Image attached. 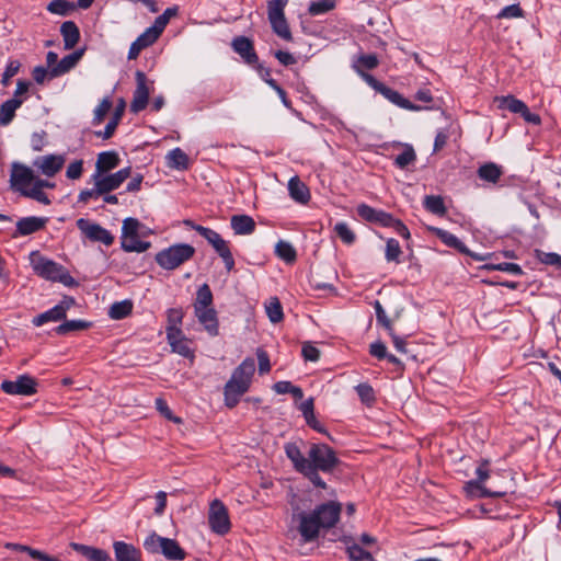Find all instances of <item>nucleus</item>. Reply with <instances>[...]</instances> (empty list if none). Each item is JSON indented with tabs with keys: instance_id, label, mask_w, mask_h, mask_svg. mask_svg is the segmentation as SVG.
Returning <instances> with one entry per match:
<instances>
[{
	"instance_id": "1",
	"label": "nucleus",
	"mask_w": 561,
	"mask_h": 561,
	"mask_svg": "<svg viewBox=\"0 0 561 561\" xmlns=\"http://www.w3.org/2000/svg\"><path fill=\"white\" fill-rule=\"evenodd\" d=\"M254 373L255 363L252 357H247L234 368L224 387L226 407L232 409L239 403L240 398L249 391Z\"/></svg>"
},
{
	"instance_id": "2",
	"label": "nucleus",
	"mask_w": 561,
	"mask_h": 561,
	"mask_svg": "<svg viewBox=\"0 0 561 561\" xmlns=\"http://www.w3.org/2000/svg\"><path fill=\"white\" fill-rule=\"evenodd\" d=\"M30 260L34 272L42 278L59 282L68 287L77 285L75 278L61 264L41 255L38 251L32 252Z\"/></svg>"
},
{
	"instance_id": "3",
	"label": "nucleus",
	"mask_w": 561,
	"mask_h": 561,
	"mask_svg": "<svg viewBox=\"0 0 561 561\" xmlns=\"http://www.w3.org/2000/svg\"><path fill=\"white\" fill-rule=\"evenodd\" d=\"M144 548L152 554L161 553L170 561H183L186 558L185 550L175 539L150 534L144 541Z\"/></svg>"
},
{
	"instance_id": "4",
	"label": "nucleus",
	"mask_w": 561,
	"mask_h": 561,
	"mask_svg": "<svg viewBox=\"0 0 561 561\" xmlns=\"http://www.w3.org/2000/svg\"><path fill=\"white\" fill-rule=\"evenodd\" d=\"M195 254V248L187 243H176L156 254L157 264L163 270L172 271L190 261Z\"/></svg>"
},
{
	"instance_id": "5",
	"label": "nucleus",
	"mask_w": 561,
	"mask_h": 561,
	"mask_svg": "<svg viewBox=\"0 0 561 561\" xmlns=\"http://www.w3.org/2000/svg\"><path fill=\"white\" fill-rule=\"evenodd\" d=\"M308 460L316 474H319V471L331 473L340 465L334 449L327 444H311Z\"/></svg>"
},
{
	"instance_id": "6",
	"label": "nucleus",
	"mask_w": 561,
	"mask_h": 561,
	"mask_svg": "<svg viewBox=\"0 0 561 561\" xmlns=\"http://www.w3.org/2000/svg\"><path fill=\"white\" fill-rule=\"evenodd\" d=\"M285 454L288 459L291 461L294 469L306 477L316 488H320L325 490L328 488L327 483L320 477V474H316L309 465L308 458H306L300 449V447L296 443H287L285 444Z\"/></svg>"
},
{
	"instance_id": "7",
	"label": "nucleus",
	"mask_w": 561,
	"mask_h": 561,
	"mask_svg": "<svg viewBox=\"0 0 561 561\" xmlns=\"http://www.w3.org/2000/svg\"><path fill=\"white\" fill-rule=\"evenodd\" d=\"M140 222L138 219L128 217L124 219L122 227L121 247L125 252L142 253L147 251L151 243L139 239Z\"/></svg>"
},
{
	"instance_id": "8",
	"label": "nucleus",
	"mask_w": 561,
	"mask_h": 561,
	"mask_svg": "<svg viewBox=\"0 0 561 561\" xmlns=\"http://www.w3.org/2000/svg\"><path fill=\"white\" fill-rule=\"evenodd\" d=\"M208 525L213 533L225 536L231 529V522L226 505L218 499L209 504Z\"/></svg>"
},
{
	"instance_id": "9",
	"label": "nucleus",
	"mask_w": 561,
	"mask_h": 561,
	"mask_svg": "<svg viewBox=\"0 0 561 561\" xmlns=\"http://www.w3.org/2000/svg\"><path fill=\"white\" fill-rule=\"evenodd\" d=\"M135 80L136 89L129 108L133 113H139L148 105L150 93L153 90V81H150L146 73L140 70L136 71Z\"/></svg>"
},
{
	"instance_id": "10",
	"label": "nucleus",
	"mask_w": 561,
	"mask_h": 561,
	"mask_svg": "<svg viewBox=\"0 0 561 561\" xmlns=\"http://www.w3.org/2000/svg\"><path fill=\"white\" fill-rule=\"evenodd\" d=\"M198 233L203 238H205L209 244H211L214 250L222 259L227 271H232L234 267V259L232 256V253L229 249L227 241H225L218 232L210 228L198 229Z\"/></svg>"
},
{
	"instance_id": "11",
	"label": "nucleus",
	"mask_w": 561,
	"mask_h": 561,
	"mask_svg": "<svg viewBox=\"0 0 561 561\" xmlns=\"http://www.w3.org/2000/svg\"><path fill=\"white\" fill-rule=\"evenodd\" d=\"M489 463L488 459H483L481 461L476 471L478 478L476 480L468 481L466 483V490L470 493L477 492L480 497H502L506 494L505 491H491L482 485V482H484L490 476Z\"/></svg>"
},
{
	"instance_id": "12",
	"label": "nucleus",
	"mask_w": 561,
	"mask_h": 561,
	"mask_svg": "<svg viewBox=\"0 0 561 561\" xmlns=\"http://www.w3.org/2000/svg\"><path fill=\"white\" fill-rule=\"evenodd\" d=\"M293 518L298 520L297 529L304 542H311L319 537L322 527L313 511L311 513L300 512L294 514Z\"/></svg>"
},
{
	"instance_id": "13",
	"label": "nucleus",
	"mask_w": 561,
	"mask_h": 561,
	"mask_svg": "<svg viewBox=\"0 0 561 561\" xmlns=\"http://www.w3.org/2000/svg\"><path fill=\"white\" fill-rule=\"evenodd\" d=\"M37 380L27 375L18 376L16 380H3L1 382V390L8 394L18 396H33L37 392Z\"/></svg>"
},
{
	"instance_id": "14",
	"label": "nucleus",
	"mask_w": 561,
	"mask_h": 561,
	"mask_svg": "<svg viewBox=\"0 0 561 561\" xmlns=\"http://www.w3.org/2000/svg\"><path fill=\"white\" fill-rule=\"evenodd\" d=\"M35 176L31 168L13 162L11 165L10 185L11 188L20 192L23 195V191L28 190L35 182Z\"/></svg>"
},
{
	"instance_id": "15",
	"label": "nucleus",
	"mask_w": 561,
	"mask_h": 561,
	"mask_svg": "<svg viewBox=\"0 0 561 561\" xmlns=\"http://www.w3.org/2000/svg\"><path fill=\"white\" fill-rule=\"evenodd\" d=\"M77 227L89 240L93 242H101L105 245H111L114 242V236L99 224L80 218L77 220Z\"/></svg>"
},
{
	"instance_id": "16",
	"label": "nucleus",
	"mask_w": 561,
	"mask_h": 561,
	"mask_svg": "<svg viewBox=\"0 0 561 561\" xmlns=\"http://www.w3.org/2000/svg\"><path fill=\"white\" fill-rule=\"evenodd\" d=\"M341 511L342 504L340 502L330 501L318 505L313 513L317 515L320 526L330 529L339 522Z\"/></svg>"
},
{
	"instance_id": "17",
	"label": "nucleus",
	"mask_w": 561,
	"mask_h": 561,
	"mask_svg": "<svg viewBox=\"0 0 561 561\" xmlns=\"http://www.w3.org/2000/svg\"><path fill=\"white\" fill-rule=\"evenodd\" d=\"M436 234L446 245L456 249L457 251H459L462 254L471 256L476 261H484L491 255V254L480 255L478 253L471 252L465 245V243L461 242L455 234H453L446 230L437 229Z\"/></svg>"
},
{
	"instance_id": "18",
	"label": "nucleus",
	"mask_w": 561,
	"mask_h": 561,
	"mask_svg": "<svg viewBox=\"0 0 561 561\" xmlns=\"http://www.w3.org/2000/svg\"><path fill=\"white\" fill-rule=\"evenodd\" d=\"M131 174L130 167L123 168L117 172L103 176L101 175L96 178L100 183V192H104L105 194L118 188L122 183L127 180Z\"/></svg>"
},
{
	"instance_id": "19",
	"label": "nucleus",
	"mask_w": 561,
	"mask_h": 561,
	"mask_svg": "<svg viewBox=\"0 0 561 561\" xmlns=\"http://www.w3.org/2000/svg\"><path fill=\"white\" fill-rule=\"evenodd\" d=\"M48 218L46 217H24L18 220L16 222V231L13 233V238L19 236H28L35 233L45 228Z\"/></svg>"
},
{
	"instance_id": "20",
	"label": "nucleus",
	"mask_w": 561,
	"mask_h": 561,
	"mask_svg": "<svg viewBox=\"0 0 561 561\" xmlns=\"http://www.w3.org/2000/svg\"><path fill=\"white\" fill-rule=\"evenodd\" d=\"M65 163V158L57 154H47L38 157L34 161V165L37 167L41 172L46 176H54L58 173Z\"/></svg>"
},
{
	"instance_id": "21",
	"label": "nucleus",
	"mask_w": 561,
	"mask_h": 561,
	"mask_svg": "<svg viewBox=\"0 0 561 561\" xmlns=\"http://www.w3.org/2000/svg\"><path fill=\"white\" fill-rule=\"evenodd\" d=\"M194 313L210 336L219 334L217 311L214 308L195 309Z\"/></svg>"
},
{
	"instance_id": "22",
	"label": "nucleus",
	"mask_w": 561,
	"mask_h": 561,
	"mask_svg": "<svg viewBox=\"0 0 561 561\" xmlns=\"http://www.w3.org/2000/svg\"><path fill=\"white\" fill-rule=\"evenodd\" d=\"M231 45L233 50L239 54L247 64L253 65L259 61V57L250 38L245 36H237L233 38Z\"/></svg>"
},
{
	"instance_id": "23",
	"label": "nucleus",
	"mask_w": 561,
	"mask_h": 561,
	"mask_svg": "<svg viewBox=\"0 0 561 561\" xmlns=\"http://www.w3.org/2000/svg\"><path fill=\"white\" fill-rule=\"evenodd\" d=\"M84 50V48H80L61 58V60L50 69V79L60 77L75 68L82 58Z\"/></svg>"
},
{
	"instance_id": "24",
	"label": "nucleus",
	"mask_w": 561,
	"mask_h": 561,
	"mask_svg": "<svg viewBox=\"0 0 561 561\" xmlns=\"http://www.w3.org/2000/svg\"><path fill=\"white\" fill-rule=\"evenodd\" d=\"M167 340L171 346L172 352L178 353L185 358H194V352L190 347V340L183 334L182 331L180 334L173 333L172 336L167 335Z\"/></svg>"
},
{
	"instance_id": "25",
	"label": "nucleus",
	"mask_w": 561,
	"mask_h": 561,
	"mask_svg": "<svg viewBox=\"0 0 561 561\" xmlns=\"http://www.w3.org/2000/svg\"><path fill=\"white\" fill-rule=\"evenodd\" d=\"M116 561H141V552L131 543L115 541L113 543Z\"/></svg>"
},
{
	"instance_id": "26",
	"label": "nucleus",
	"mask_w": 561,
	"mask_h": 561,
	"mask_svg": "<svg viewBox=\"0 0 561 561\" xmlns=\"http://www.w3.org/2000/svg\"><path fill=\"white\" fill-rule=\"evenodd\" d=\"M119 164V157L115 151H104L99 153L95 163L96 174L94 179L99 178L102 173H106L115 169Z\"/></svg>"
},
{
	"instance_id": "27",
	"label": "nucleus",
	"mask_w": 561,
	"mask_h": 561,
	"mask_svg": "<svg viewBox=\"0 0 561 561\" xmlns=\"http://www.w3.org/2000/svg\"><path fill=\"white\" fill-rule=\"evenodd\" d=\"M70 547L89 561H111L110 554L100 548L71 542Z\"/></svg>"
},
{
	"instance_id": "28",
	"label": "nucleus",
	"mask_w": 561,
	"mask_h": 561,
	"mask_svg": "<svg viewBox=\"0 0 561 561\" xmlns=\"http://www.w3.org/2000/svg\"><path fill=\"white\" fill-rule=\"evenodd\" d=\"M288 191L290 197L297 203L306 205L310 201L309 188L298 176H293L289 180Z\"/></svg>"
},
{
	"instance_id": "29",
	"label": "nucleus",
	"mask_w": 561,
	"mask_h": 561,
	"mask_svg": "<svg viewBox=\"0 0 561 561\" xmlns=\"http://www.w3.org/2000/svg\"><path fill=\"white\" fill-rule=\"evenodd\" d=\"M158 37L147 28L141 35H139L135 42L131 43L128 50V59H136L142 49L151 46Z\"/></svg>"
},
{
	"instance_id": "30",
	"label": "nucleus",
	"mask_w": 561,
	"mask_h": 561,
	"mask_svg": "<svg viewBox=\"0 0 561 561\" xmlns=\"http://www.w3.org/2000/svg\"><path fill=\"white\" fill-rule=\"evenodd\" d=\"M60 34L66 49H72L80 39L79 27L73 21L64 22L60 26Z\"/></svg>"
},
{
	"instance_id": "31",
	"label": "nucleus",
	"mask_w": 561,
	"mask_h": 561,
	"mask_svg": "<svg viewBox=\"0 0 561 561\" xmlns=\"http://www.w3.org/2000/svg\"><path fill=\"white\" fill-rule=\"evenodd\" d=\"M230 224L236 234H250L255 230V221L248 215H233Z\"/></svg>"
},
{
	"instance_id": "32",
	"label": "nucleus",
	"mask_w": 561,
	"mask_h": 561,
	"mask_svg": "<svg viewBox=\"0 0 561 561\" xmlns=\"http://www.w3.org/2000/svg\"><path fill=\"white\" fill-rule=\"evenodd\" d=\"M477 174L482 181L495 184L503 175V170L496 163L488 162L479 167Z\"/></svg>"
},
{
	"instance_id": "33",
	"label": "nucleus",
	"mask_w": 561,
	"mask_h": 561,
	"mask_svg": "<svg viewBox=\"0 0 561 561\" xmlns=\"http://www.w3.org/2000/svg\"><path fill=\"white\" fill-rule=\"evenodd\" d=\"M22 100L12 98L0 105L1 126H7L13 121L15 111L22 105Z\"/></svg>"
},
{
	"instance_id": "34",
	"label": "nucleus",
	"mask_w": 561,
	"mask_h": 561,
	"mask_svg": "<svg viewBox=\"0 0 561 561\" xmlns=\"http://www.w3.org/2000/svg\"><path fill=\"white\" fill-rule=\"evenodd\" d=\"M386 99H388L393 104L398 105L401 108L409 111H420L422 107L413 104L408 99L403 98L398 91L392 90L389 87H385L380 92Z\"/></svg>"
},
{
	"instance_id": "35",
	"label": "nucleus",
	"mask_w": 561,
	"mask_h": 561,
	"mask_svg": "<svg viewBox=\"0 0 561 561\" xmlns=\"http://www.w3.org/2000/svg\"><path fill=\"white\" fill-rule=\"evenodd\" d=\"M124 111L125 102L124 100H121L119 104L116 106L113 113L111 121L106 124L104 131H96L95 135L101 136L104 139H110L114 135L116 127L119 124V121L122 119Z\"/></svg>"
},
{
	"instance_id": "36",
	"label": "nucleus",
	"mask_w": 561,
	"mask_h": 561,
	"mask_svg": "<svg viewBox=\"0 0 561 561\" xmlns=\"http://www.w3.org/2000/svg\"><path fill=\"white\" fill-rule=\"evenodd\" d=\"M184 312L182 308H171L167 312L168 325L165 328L167 335H173V333L180 334Z\"/></svg>"
},
{
	"instance_id": "37",
	"label": "nucleus",
	"mask_w": 561,
	"mask_h": 561,
	"mask_svg": "<svg viewBox=\"0 0 561 561\" xmlns=\"http://www.w3.org/2000/svg\"><path fill=\"white\" fill-rule=\"evenodd\" d=\"M494 103L500 110H507L515 114H519L522 110H525V103L514 95L495 96Z\"/></svg>"
},
{
	"instance_id": "38",
	"label": "nucleus",
	"mask_w": 561,
	"mask_h": 561,
	"mask_svg": "<svg viewBox=\"0 0 561 561\" xmlns=\"http://www.w3.org/2000/svg\"><path fill=\"white\" fill-rule=\"evenodd\" d=\"M179 12L178 7L167 8L162 14L156 18L154 23L149 30L153 33L158 38L168 25L171 18L176 16Z\"/></svg>"
},
{
	"instance_id": "39",
	"label": "nucleus",
	"mask_w": 561,
	"mask_h": 561,
	"mask_svg": "<svg viewBox=\"0 0 561 561\" xmlns=\"http://www.w3.org/2000/svg\"><path fill=\"white\" fill-rule=\"evenodd\" d=\"M213 293L208 284H203L198 287L196 293V298L194 301V310L195 309H205L213 308Z\"/></svg>"
},
{
	"instance_id": "40",
	"label": "nucleus",
	"mask_w": 561,
	"mask_h": 561,
	"mask_svg": "<svg viewBox=\"0 0 561 561\" xmlns=\"http://www.w3.org/2000/svg\"><path fill=\"white\" fill-rule=\"evenodd\" d=\"M168 165L176 170L188 169V156L180 148L171 150L168 156Z\"/></svg>"
},
{
	"instance_id": "41",
	"label": "nucleus",
	"mask_w": 561,
	"mask_h": 561,
	"mask_svg": "<svg viewBox=\"0 0 561 561\" xmlns=\"http://www.w3.org/2000/svg\"><path fill=\"white\" fill-rule=\"evenodd\" d=\"M423 204L425 209L434 215L442 217L447 213L444 199L439 195H426Z\"/></svg>"
},
{
	"instance_id": "42",
	"label": "nucleus",
	"mask_w": 561,
	"mask_h": 561,
	"mask_svg": "<svg viewBox=\"0 0 561 561\" xmlns=\"http://www.w3.org/2000/svg\"><path fill=\"white\" fill-rule=\"evenodd\" d=\"M66 319V317L62 314V309L61 307H53L51 309L36 316L33 318L32 320V323L35 325V327H41L43 325L44 323L46 322H49V321H60V320H64Z\"/></svg>"
},
{
	"instance_id": "43",
	"label": "nucleus",
	"mask_w": 561,
	"mask_h": 561,
	"mask_svg": "<svg viewBox=\"0 0 561 561\" xmlns=\"http://www.w3.org/2000/svg\"><path fill=\"white\" fill-rule=\"evenodd\" d=\"M133 311V302L128 299L114 302L108 310L111 319L121 320L128 317Z\"/></svg>"
},
{
	"instance_id": "44",
	"label": "nucleus",
	"mask_w": 561,
	"mask_h": 561,
	"mask_svg": "<svg viewBox=\"0 0 561 561\" xmlns=\"http://www.w3.org/2000/svg\"><path fill=\"white\" fill-rule=\"evenodd\" d=\"M275 253L279 259H282L288 264L294 263L297 259L295 248L289 242L283 240L276 243Z\"/></svg>"
},
{
	"instance_id": "45",
	"label": "nucleus",
	"mask_w": 561,
	"mask_h": 561,
	"mask_svg": "<svg viewBox=\"0 0 561 561\" xmlns=\"http://www.w3.org/2000/svg\"><path fill=\"white\" fill-rule=\"evenodd\" d=\"M415 161V150L409 144L403 145V151L394 158V164L402 170L405 169L408 165L414 163Z\"/></svg>"
},
{
	"instance_id": "46",
	"label": "nucleus",
	"mask_w": 561,
	"mask_h": 561,
	"mask_svg": "<svg viewBox=\"0 0 561 561\" xmlns=\"http://www.w3.org/2000/svg\"><path fill=\"white\" fill-rule=\"evenodd\" d=\"M76 9V4L68 0H53L48 3L47 10L57 15H69Z\"/></svg>"
},
{
	"instance_id": "47",
	"label": "nucleus",
	"mask_w": 561,
	"mask_h": 561,
	"mask_svg": "<svg viewBox=\"0 0 561 561\" xmlns=\"http://www.w3.org/2000/svg\"><path fill=\"white\" fill-rule=\"evenodd\" d=\"M91 323L83 320H68L59 324L55 331L59 335H66L73 331H82L90 328Z\"/></svg>"
},
{
	"instance_id": "48",
	"label": "nucleus",
	"mask_w": 561,
	"mask_h": 561,
	"mask_svg": "<svg viewBox=\"0 0 561 561\" xmlns=\"http://www.w3.org/2000/svg\"><path fill=\"white\" fill-rule=\"evenodd\" d=\"M265 309L271 322L278 323L283 320V307L277 297L270 298L268 302L265 306Z\"/></svg>"
},
{
	"instance_id": "49",
	"label": "nucleus",
	"mask_w": 561,
	"mask_h": 561,
	"mask_svg": "<svg viewBox=\"0 0 561 561\" xmlns=\"http://www.w3.org/2000/svg\"><path fill=\"white\" fill-rule=\"evenodd\" d=\"M270 23H271L273 32L277 36H279L280 38H283L287 42L293 41V35H291L289 25H288L285 16L275 19V20H270Z\"/></svg>"
},
{
	"instance_id": "50",
	"label": "nucleus",
	"mask_w": 561,
	"mask_h": 561,
	"mask_svg": "<svg viewBox=\"0 0 561 561\" xmlns=\"http://www.w3.org/2000/svg\"><path fill=\"white\" fill-rule=\"evenodd\" d=\"M346 551L351 561H375L371 553L364 550L357 543L347 546Z\"/></svg>"
},
{
	"instance_id": "51",
	"label": "nucleus",
	"mask_w": 561,
	"mask_h": 561,
	"mask_svg": "<svg viewBox=\"0 0 561 561\" xmlns=\"http://www.w3.org/2000/svg\"><path fill=\"white\" fill-rule=\"evenodd\" d=\"M288 0H271L267 2V18L275 20L285 16L284 10Z\"/></svg>"
},
{
	"instance_id": "52",
	"label": "nucleus",
	"mask_w": 561,
	"mask_h": 561,
	"mask_svg": "<svg viewBox=\"0 0 561 561\" xmlns=\"http://www.w3.org/2000/svg\"><path fill=\"white\" fill-rule=\"evenodd\" d=\"M335 8L334 0H318L312 1L308 8V12L311 15L324 14Z\"/></svg>"
},
{
	"instance_id": "53",
	"label": "nucleus",
	"mask_w": 561,
	"mask_h": 561,
	"mask_svg": "<svg viewBox=\"0 0 561 561\" xmlns=\"http://www.w3.org/2000/svg\"><path fill=\"white\" fill-rule=\"evenodd\" d=\"M483 270L488 271H502L514 275H522L524 272L518 264L503 262L499 264H485L482 266Z\"/></svg>"
},
{
	"instance_id": "54",
	"label": "nucleus",
	"mask_w": 561,
	"mask_h": 561,
	"mask_svg": "<svg viewBox=\"0 0 561 561\" xmlns=\"http://www.w3.org/2000/svg\"><path fill=\"white\" fill-rule=\"evenodd\" d=\"M401 253L402 251L399 241L393 238H390L386 244V260L388 262L399 263V256L401 255Z\"/></svg>"
},
{
	"instance_id": "55",
	"label": "nucleus",
	"mask_w": 561,
	"mask_h": 561,
	"mask_svg": "<svg viewBox=\"0 0 561 561\" xmlns=\"http://www.w3.org/2000/svg\"><path fill=\"white\" fill-rule=\"evenodd\" d=\"M156 409L159 411V413L163 417H165L167 420H169V421H171L173 423L181 424L183 422L181 417L175 416L173 414V412L169 408L167 401L164 399H162V398H157L156 399Z\"/></svg>"
},
{
	"instance_id": "56",
	"label": "nucleus",
	"mask_w": 561,
	"mask_h": 561,
	"mask_svg": "<svg viewBox=\"0 0 561 561\" xmlns=\"http://www.w3.org/2000/svg\"><path fill=\"white\" fill-rule=\"evenodd\" d=\"M111 108L112 101L108 98L103 99L94 110L93 125H100Z\"/></svg>"
},
{
	"instance_id": "57",
	"label": "nucleus",
	"mask_w": 561,
	"mask_h": 561,
	"mask_svg": "<svg viewBox=\"0 0 561 561\" xmlns=\"http://www.w3.org/2000/svg\"><path fill=\"white\" fill-rule=\"evenodd\" d=\"M355 389H356V392L363 403L371 404L375 402V400H376L375 392H374L373 387L369 383H367V382L359 383L356 386Z\"/></svg>"
},
{
	"instance_id": "58",
	"label": "nucleus",
	"mask_w": 561,
	"mask_h": 561,
	"mask_svg": "<svg viewBox=\"0 0 561 561\" xmlns=\"http://www.w3.org/2000/svg\"><path fill=\"white\" fill-rule=\"evenodd\" d=\"M337 237L346 244H352L355 241V233L350 229L345 222H337L334 227Z\"/></svg>"
},
{
	"instance_id": "59",
	"label": "nucleus",
	"mask_w": 561,
	"mask_h": 561,
	"mask_svg": "<svg viewBox=\"0 0 561 561\" xmlns=\"http://www.w3.org/2000/svg\"><path fill=\"white\" fill-rule=\"evenodd\" d=\"M23 196L33 198L44 205L50 204V199L48 198L47 194L44 193L43 190L35 184H33L28 190L23 191Z\"/></svg>"
},
{
	"instance_id": "60",
	"label": "nucleus",
	"mask_w": 561,
	"mask_h": 561,
	"mask_svg": "<svg viewBox=\"0 0 561 561\" xmlns=\"http://www.w3.org/2000/svg\"><path fill=\"white\" fill-rule=\"evenodd\" d=\"M374 308H375V311H376V319H377V322L382 325L387 331H391V329L393 328L392 327V322L391 320L387 317L381 304L379 300H376L374 302Z\"/></svg>"
},
{
	"instance_id": "61",
	"label": "nucleus",
	"mask_w": 561,
	"mask_h": 561,
	"mask_svg": "<svg viewBox=\"0 0 561 561\" xmlns=\"http://www.w3.org/2000/svg\"><path fill=\"white\" fill-rule=\"evenodd\" d=\"M256 357L259 362V374L265 375L271 371L270 356L262 347L256 348Z\"/></svg>"
},
{
	"instance_id": "62",
	"label": "nucleus",
	"mask_w": 561,
	"mask_h": 561,
	"mask_svg": "<svg viewBox=\"0 0 561 561\" xmlns=\"http://www.w3.org/2000/svg\"><path fill=\"white\" fill-rule=\"evenodd\" d=\"M301 355L305 360L317 362L320 358V351L310 342H305L302 344Z\"/></svg>"
},
{
	"instance_id": "63",
	"label": "nucleus",
	"mask_w": 561,
	"mask_h": 561,
	"mask_svg": "<svg viewBox=\"0 0 561 561\" xmlns=\"http://www.w3.org/2000/svg\"><path fill=\"white\" fill-rule=\"evenodd\" d=\"M369 354L377 359H385L388 356L387 347L383 342L376 341L369 345Z\"/></svg>"
},
{
	"instance_id": "64",
	"label": "nucleus",
	"mask_w": 561,
	"mask_h": 561,
	"mask_svg": "<svg viewBox=\"0 0 561 561\" xmlns=\"http://www.w3.org/2000/svg\"><path fill=\"white\" fill-rule=\"evenodd\" d=\"M82 171H83L82 160H76L68 165L66 175L68 179L77 180L82 175Z\"/></svg>"
}]
</instances>
